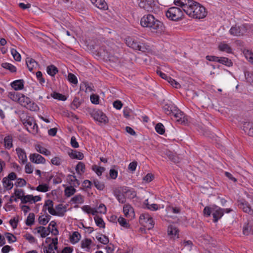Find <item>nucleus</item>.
<instances>
[{
    "label": "nucleus",
    "instance_id": "obj_4",
    "mask_svg": "<svg viewBox=\"0 0 253 253\" xmlns=\"http://www.w3.org/2000/svg\"><path fill=\"white\" fill-rule=\"evenodd\" d=\"M166 15L169 19L173 21H177L182 18L183 13L180 8L171 7L166 12Z\"/></svg>",
    "mask_w": 253,
    "mask_h": 253
},
{
    "label": "nucleus",
    "instance_id": "obj_54",
    "mask_svg": "<svg viewBox=\"0 0 253 253\" xmlns=\"http://www.w3.org/2000/svg\"><path fill=\"white\" fill-rule=\"evenodd\" d=\"M62 160L59 157H53L51 160V163L52 164L55 166H59L62 164Z\"/></svg>",
    "mask_w": 253,
    "mask_h": 253
},
{
    "label": "nucleus",
    "instance_id": "obj_55",
    "mask_svg": "<svg viewBox=\"0 0 253 253\" xmlns=\"http://www.w3.org/2000/svg\"><path fill=\"white\" fill-rule=\"evenodd\" d=\"M68 79L72 84H76L78 83L77 78L73 74L69 73L68 76Z\"/></svg>",
    "mask_w": 253,
    "mask_h": 253
},
{
    "label": "nucleus",
    "instance_id": "obj_6",
    "mask_svg": "<svg viewBox=\"0 0 253 253\" xmlns=\"http://www.w3.org/2000/svg\"><path fill=\"white\" fill-rule=\"evenodd\" d=\"M21 121L28 131H35L37 130L38 126L32 118L26 116L25 118L21 119Z\"/></svg>",
    "mask_w": 253,
    "mask_h": 253
},
{
    "label": "nucleus",
    "instance_id": "obj_41",
    "mask_svg": "<svg viewBox=\"0 0 253 253\" xmlns=\"http://www.w3.org/2000/svg\"><path fill=\"white\" fill-rule=\"evenodd\" d=\"M94 219L97 226L100 228L105 227V223L102 218L95 214Z\"/></svg>",
    "mask_w": 253,
    "mask_h": 253
},
{
    "label": "nucleus",
    "instance_id": "obj_62",
    "mask_svg": "<svg viewBox=\"0 0 253 253\" xmlns=\"http://www.w3.org/2000/svg\"><path fill=\"white\" fill-rule=\"evenodd\" d=\"M99 97L96 94H93L90 96V101L94 104H98L99 103Z\"/></svg>",
    "mask_w": 253,
    "mask_h": 253
},
{
    "label": "nucleus",
    "instance_id": "obj_2",
    "mask_svg": "<svg viewBox=\"0 0 253 253\" xmlns=\"http://www.w3.org/2000/svg\"><path fill=\"white\" fill-rule=\"evenodd\" d=\"M140 25L148 28L152 33H160L163 30V23L150 14L144 15L140 19Z\"/></svg>",
    "mask_w": 253,
    "mask_h": 253
},
{
    "label": "nucleus",
    "instance_id": "obj_51",
    "mask_svg": "<svg viewBox=\"0 0 253 253\" xmlns=\"http://www.w3.org/2000/svg\"><path fill=\"white\" fill-rule=\"evenodd\" d=\"M11 53L13 56L14 59L17 61H20L21 60V55L17 51V50L14 48L11 49Z\"/></svg>",
    "mask_w": 253,
    "mask_h": 253
},
{
    "label": "nucleus",
    "instance_id": "obj_39",
    "mask_svg": "<svg viewBox=\"0 0 253 253\" xmlns=\"http://www.w3.org/2000/svg\"><path fill=\"white\" fill-rule=\"evenodd\" d=\"M46 70L48 74L51 76H54L58 71L57 68L53 65L48 66Z\"/></svg>",
    "mask_w": 253,
    "mask_h": 253
},
{
    "label": "nucleus",
    "instance_id": "obj_53",
    "mask_svg": "<svg viewBox=\"0 0 253 253\" xmlns=\"http://www.w3.org/2000/svg\"><path fill=\"white\" fill-rule=\"evenodd\" d=\"M96 239L99 242L104 245L107 244L109 241L108 238L105 235H101L99 237L97 236Z\"/></svg>",
    "mask_w": 253,
    "mask_h": 253
},
{
    "label": "nucleus",
    "instance_id": "obj_21",
    "mask_svg": "<svg viewBox=\"0 0 253 253\" xmlns=\"http://www.w3.org/2000/svg\"><path fill=\"white\" fill-rule=\"evenodd\" d=\"M11 85L15 90H21L24 87V81L23 80H16L13 82Z\"/></svg>",
    "mask_w": 253,
    "mask_h": 253
},
{
    "label": "nucleus",
    "instance_id": "obj_52",
    "mask_svg": "<svg viewBox=\"0 0 253 253\" xmlns=\"http://www.w3.org/2000/svg\"><path fill=\"white\" fill-rule=\"evenodd\" d=\"M145 204L146 205L148 209L152 211L157 210L159 207V206L155 204H149L148 203V200L147 199L145 201Z\"/></svg>",
    "mask_w": 253,
    "mask_h": 253
},
{
    "label": "nucleus",
    "instance_id": "obj_16",
    "mask_svg": "<svg viewBox=\"0 0 253 253\" xmlns=\"http://www.w3.org/2000/svg\"><path fill=\"white\" fill-rule=\"evenodd\" d=\"M179 230L173 225H169L168 228V233L171 238L175 239L179 238Z\"/></svg>",
    "mask_w": 253,
    "mask_h": 253
},
{
    "label": "nucleus",
    "instance_id": "obj_28",
    "mask_svg": "<svg viewBox=\"0 0 253 253\" xmlns=\"http://www.w3.org/2000/svg\"><path fill=\"white\" fill-rule=\"evenodd\" d=\"M81 237V234L78 232H74L70 236V241L71 243L74 244L78 243Z\"/></svg>",
    "mask_w": 253,
    "mask_h": 253
},
{
    "label": "nucleus",
    "instance_id": "obj_43",
    "mask_svg": "<svg viewBox=\"0 0 253 253\" xmlns=\"http://www.w3.org/2000/svg\"><path fill=\"white\" fill-rule=\"evenodd\" d=\"M26 108L32 111H37L39 108L38 105L34 102H32L31 99L29 100V102L26 106Z\"/></svg>",
    "mask_w": 253,
    "mask_h": 253
},
{
    "label": "nucleus",
    "instance_id": "obj_49",
    "mask_svg": "<svg viewBox=\"0 0 253 253\" xmlns=\"http://www.w3.org/2000/svg\"><path fill=\"white\" fill-rule=\"evenodd\" d=\"M92 169L98 175L100 176L102 173L105 170V168L103 167H98L96 165L92 167Z\"/></svg>",
    "mask_w": 253,
    "mask_h": 253
},
{
    "label": "nucleus",
    "instance_id": "obj_20",
    "mask_svg": "<svg viewBox=\"0 0 253 253\" xmlns=\"http://www.w3.org/2000/svg\"><path fill=\"white\" fill-rule=\"evenodd\" d=\"M243 130L249 135L253 136V124L250 122H245L243 125Z\"/></svg>",
    "mask_w": 253,
    "mask_h": 253
},
{
    "label": "nucleus",
    "instance_id": "obj_15",
    "mask_svg": "<svg viewBox=\"0 0 253 253\" xmlns=\"http://www.w3.org/2000/svg\"><path fill=\"white\" fill-rule=\"evenodd\" d=\"M172 116H173L176 119V121L181 123L185 122V116L184 113L177 109L175 107H173V112Z\"/></svg>",
    "mask_w": 253,
    "mask_h": 253
},
{
    "label": "nucleus",
    "instance_id": "obj_56",
    "mask_svg": "<svg viewBox=\"0 0 253 253\" xmlns=\"http://www.w3.org/2000/svg\"><path fill=\"white\" fill-rule=\"evenodd\" d=\"M93 183L95 187L99 190H102L104 188V184L103 182H100L97 180H94Z\"/></svg>",
    "mask_w": 253,
    "mask_h": 253
},
{
    "label": "nucleus",
    "instance_id": "obj_30",
    "mask_svg": "<svg viewBox=\"0 0 253 253\" xmlns=\"http://www.w3.org/2000/svg\"><path fill=\"white\" fill-rule=\"evenodd\" d=\"M51 216L48 214L42 215L39 217V222L40 224L45 225L50 220Z\"/></svg>",
    "mask_w": 253,
    "mask_h": 253
},
{
    "label": "nucleus",
    "instance_id": "obj_63",
    "mask_svg": "<svg viewBox=\"0 0 253 253\" xmlns=\"http://www.w3.org/2000/svg\"><path fill=\"white\" fill-rule=\"evenodd\" d=\"M154 177V175L152 173H148L143 177V180L145 182L148 183L152 181Z\"/></svg>",
    "mask_w": 253,
    "mask_h": 253
},
{
    "label": "nucleus",
    "instance_id": "obj_57",
    "mask_svg": "<svg viewBox=\"0 0 253 253\" xmlns=\"http://www.w3.org/2000/svg\"><path fill=\"white\" fill-rule=\"evenodd\" d=\"M43 252L44 253H55L53 245L52 244H50L48 247L44 248Z\"/></svg>",
    "mask_w": 253,
    "mask_h": 253
},
{
    "label": "nucleus",
    "instance_id": "obj_45",
    "mask_svg": "<svg viewBox=\"0 0 253 253\" xmlns=\"http://www.w3.org/2000/svg\"><path fill=\"white\" fill-rule=\"evenodd\" d=\"M2 67L5 69L9 70L10 72H16V68L13 65L8 63H4L2 64Z\"/></svg>",
    "mask_w": 253,
    "mask_h": 253
},
{
    "label": "nucleus",
    "instance_id": "obj_47",
    "mask_svg": "<svg viewBox=\"0 0 253 253\" xmlns=\"http://www.w3.org/2000/svg\"><path fill=\"white\" fill-rule=\"evenodd\" d=\"M24 192L23 190L20 189H15L14 194L17 199H19L22 201V198L24 197Z\"/></svg>",
    "mask_w": 253,
    "mask_h": 253
},
{
    "label": "nucleus",
    "instance_id": "obj_27",
    "mask_svg": "<svg viewBox=\"0 0 253 253\" xmlns=\"http://www.w3.org/2000/svg\"><path fill=\"white\" fill-rule=\"evenodd\" d=\"M67 180L71 186L73 185V186L77 187L80 184L79 181L75 175H68Z\"/></svg>",
    "mask_w": 253,
    "mask_h": 253
},
{
    "label": "nucleus",
    "instance_id": "obj_22",
    "mask_svg": "<svg viewBox=\"0 0 253 253\" xmlns=\"http://www.w3.org/2000/svg\"><path fill=\"white\" fill-rule=\"evenodd\" d=\"M43 207L47 210L49 213L51 215L55 214L54 209L53 208V202L52 201L50 200H46L44 204Z\"/></svg>",
    "mask_w": 253,
    "mask_h": 253
},
{
    "label": "nucleus",
    "instance_id": "obj_48",
    "mask_svg": "<svg viewBox=\"0 0 253 253\" xmlns=\"http://www.w3.org/2000/svg\"><path fill=\"white\" fill-rule=\"evenodd\" d=\"M36 190L38 191L42 192H46L49 190V187L47 184H40L37 188Z\"/></svg>",
    "mask_w": 253,
    "mask_h": 253
},
{
    "label": "nucleus",
    "instance_id": "obj_23",
    "mask_svg": "<svg viewBox=\"0 0 253 253\" xmlns=\"http://www.w3.org/2000/svg\"><path fill=\"white\" fill-rule=\"evenodd\" d=\"M26 62L27 67L30 71H32L33 69L38 65V63L34 59L30 57H27L26 58Z\"/></svg>",
    "mask_w": 253,
    "mask_h": 253
},
{
    "label": "nucleus",
    "instance_id": "obj_44",
    "mask_svg": "<svg viewBox=\"0 0 253 253\" xmlns=\"http://www.w3.org/2000/svg\"><path fill=\"white\" fill-rule=\"evenodd\" d=\"M92 243V241L89 239H85L82 241L81 247L82 248H86L88 250L90 249V246Z\"/></svg>",
    "mask_w": 253,
    "mask_h": 253
},
{
    "label": "nucleus",
    "instance_id": "obj_46",
    "mask_svg": "<svg viewBox=\"0 0 253 253\" xmlns=\"http://www.w3.org/2000/svg\"><path fill=\"white\" fill-rule=\"evenodd\" d=\"M51 96L54 99H58L59 100L65 101L66 99V97L64 95L55 92L52 93Z\"/></svg>",
    "mask_w": 253,
    "mask_h": 253
},
{
    "label": "nucleus",
    "instance_id": "obj_10",
    "mask_svg": "<svg viewBox=\"0 0 253 253\" xmlns=\"http://www.w3.org/2000/svg\"><path fill=\"white\" fill-rule=\"evenodd\" d=\"M140 219L143 220V222L147 224L148 229H150L154 226V223L152 218L147 213H144L140 215Z\"/></svg>",
    "mask_w": 253,
    "mask_h": 253
},
{
    "label": "nucleus",
    "instance_id": "obj_19",
    "mask_svg": "<svg viewBox=\"0 0 253 253\" xmlns=\"http://www.w3.org/2000/svg\"><path fill=\"white\" fill-rule=\"evenodd\" d=\"M36 150L42 155L45 156H49L51 155V152L46 148L43 147L40 144H37L35 145Z\"/></svg>",
    "mask_w": 253,
    "mask_h": 253
},
{
    "label": "nucleus",
    "instance_id": "obj_61",
    "mask_svg": "<svg viewBox=\"0 0 253 253\" xmlns=\"http://www.w3.org/2000/svg\"><path fill=\"white\" fill-rule=\"evenodd\" d=\"M24 237L30 243H34L36 241V239L35 238H34V237L29 234V233H27L25 235H24Z\"/></svg>",
    "mask_w": 253,
    "mask_h": 253
},
{
    "label": "nucleus",
    "instance_id": "obj_8",
    "mask_svg": "<svg viewBox=\"0 0 253 253\" xmlns=\"http://www.w3.org/2000/svg\"><path fill=\"white\" fill-rule=\"evenodd\" d=\"M246 31V29L244 25H242L240 26H233L230 30L231 35L235 36H240L243 35Z\"/></svg>",
    "mask_w": 253,
    "mask_h": 253
},
{
    "label": "nucleus",
    "instance_id": "obj_33",
    "mask_svg": "<svg viewBox=\"0 0 253 253\" xmlns=\"http://www.w3.org/2000/svg\"><path fill=\"white\" fill-rule=\"evenodd\" d=\"M74 187L75 186H73V185H70V186H68L65 189V195L67 197H69L75 193V192H76V190L75 189Z\"/></svg>",
    "mask_w": 253,
    "mask_h": 253
},
{
    "label": "nucleus",
    "instance_id": "obj_12",
    "mask_svg": "<svg viewBox=\"0 0 253 253\" xmlns=\"http://www.w3.org/2000/svg\"><path fill=\"white\" fill-rule=\"evenodd\" d=\"M41 198L39 196H33L32 195H28L24 196L22 199L21 203L23 204L27 203H35L41 201Z\"/></svg>",
    "mask_w": 253,
    "mask_h": 253
},
{
    "label": "nucleus",
    "instance_id": "obj_26",
    "mask_svg": "<svg viewBox=\"0 0 253 253\" xmlns=\"http://www.w3.org/2000/svg\"><path fill=\"white\" fill-rule=\"evenodd\" d=\"M218 48L220 51H224L227 53H231L232 51L230 46L224 42H220L218 44Z\"/></svg>",
    "mask_w": 253,
    "mask_h": 253
},
{
    "label": "nucleus",
    "instance_id": "obj_18",
    "mask_svg": "<svg viewBox=\"0 0 253 253\" xmlns=\"http://www.w3.org/2000/svg\"><path fill=\"white\" fill-rule=\"evenodd\" d=\"M66 211V207L64 206L62 204H59L55 207L54 209L55 214H52V215L62 216L64 215Z\"/></svg>",
    "mask_w": 253,
    "mask_h": 253
},
{
    "label": "nucleus",
    "instance_id": "obj_60",
    "mask_svg": "<svg viewBox=\"0 0 253 253\" xmlns=\"http://www.w3.org/2000/svg\"><path fill=\"white\" fill-rule=\"evenodd\" d=\"M204 214L207 216H210L212 213V207H206L204 209Z\"/></svg>",
    "mask_w": 253,
    "mask_h": 253
},
{
    "label": "nucleus",
    "instance_id": "obj_29",
    "mask_svg": "<svg viewBox=\"0 0 253 253\" xmlns=\"http://www.w3.org/2000/svg\"><path fill=\"white\" fill-rule=\"evenodd\" d=\"M69 156L72 159H76L78 160H82L84 157L82 153L76 150H72V152L69 153Z\"/></svg>",
    "mask_w": 253,
    "mask_h": 253
},
{
    "label": "nucleus",
    "instance_id": "obj_42",
    "mask_svg": "<svg viewBox=\"0 0 253 253\" xmlns=\"http://www.w3.org/2000/svg\"><path fill=\"white\" fill-rule=\"evenodd\" d=\"M35 221V214L33 213H30L27 218L26 224L27 225L30 226L34 224Z\"/></svg>",
    "mask_w": 253,
    "mask_h": 253
},
{
    "label": "nucleus",
    "instance_id": "obj_32",
    "mask_svg": "<svg viewBox=\"0 0 253 253\" xmlns=\"http://www.w3.org/2000/svg\"><path fill=\"white\" fill-rule=\"evenodd\" d=\"M218 62L229 67L233 64L231 60L225 57H218Z\"/></svg>",
    "mask_w": 253,
    "mask_h": 253
},
{
    "label": "nucleus",
    "instance_id": "obj_58",
    "mask_svg": "<svg viewBox=\"0 0 253 253\" xmlns=\"http://www.w3.org/2000/svg\"><path fill=\"white\" fill-rule=\"evenodd\" d=\"M172 107L165 105L163 107V110L167 115L172 116L173 112V110H172Z\"/></svg>",
    "mask_w": 253,
    "mask_h": 253
},
{
    "label": "nucleus",
    "instance_id": "obj_40",
    "mask_svg": "<svg viewBox=\"0 0 253 253\" xmlns=\"http://www.w3.org/2000/svg\"><path fill=\"white\" fill-rule=\"evenodd\" d=\"M71 201L75 204H83L84 202V197L81 194L77 195L72 198Z\"/></svg>",
    "mask_w": 253,
    "mask_h": 253
},
{
    "label": "nucleus",
    "instance_id": "obj_34",
    "mask_svg": "<svg viewBox=\"0 0 253 253\" xmlns=\"http://www.w3.org/2000/svg\"><path fill=\"white\" fill-rule=\"evenodd\" d=\"M97 8L100 9H107V4L104 0H97L96 2L94 4Z\"/></svg>",
    "mask_w": 253,
    "mask_h": 253
},
{
    "label": "nucleus",
    "instance_id": "obj_5",
    "mask_svg": "<svg viewBox=\"0 0 253 253\" xmlns=\"http://www.w3.org/2000/svg\"><path fill=\"white\" fill-rule=\"evenodd\" d=\"M232 210L230 209H222L216 206H212V215L213 217V221L216 222L220 219L224 214L225 212L229 213Z\"/></svg>",
    "mask_w": 253,
    "mask_h": 253
},
{
    "label": "nucleus",
    "instance_id": "obj_25",
    "mask_svg": "<svg viewBox=\"0 0 253 253\" xmlns=\"http://www.w3.org/2000/svg\"><path fill=\"white\" fill-rule=\"evenodd\" d=\"M30 99L22 94H19L18 102L23 106L26 107L28 104Z\"/></svg>",
    "mask_w": 253,
    "mask_h": 253
},
{
    "label": "nucleus",
    "instance_id": "obj_7",
    "mask_svg": "<svg viewBox=\"0 0 253 253\" xmlns=\"http://www.w3.org/2000/svg\"><path fill=\"white\" fill-rule=\"evenodd\" d=\"M90 115L96 121L104 124L108 122L107 117L101 110L97 109L93 110L91 112Z\"/></svg>",
    "mask_w": 253,
    "mask_h": 253
},
{
    "label": "nucleus",
    "instance_id": "obj_1",
    "mask_svg": "<svg viewBox=\"0 0 253 253\" xmlns=\"http://www.w3.org/2000/svg\"><path fill=\"white\" fill-rule=\"evenodd\" d=\"M174 3L181 7L187 15L193 18L202 19L207 14L206 8L193 0H174Z\"/></svg>",
    "mask_w": 253,
    "mask_h": 253
},
{
    "label": "nucleus",
    "instance_id": "obj_38",
    "mask_svg": "<svg viewBox=\"0 0 253 253\" xmlns=\"http://www.w3.org/2000/svg\"><path fill=\"white\" fill-rule=\"evenodd\" d=\"M119 224L125 228H129L130 225L129 223L123 217H119L118 219Z\"/></svg>",
    "mask_w": 253,
    "mask_h": 253
},
{
    "label": "nucleus",
    "instance_id": "obj_59",
    "mask_svg": "<svg viewBox=\"0 0 253 253\" xmlns=\"http://www.w3.org/2000/svg\"><path fill=\"white\" fill-rule=\"evenodd\" d=\"M96 210H97V213L104 214L106 212V208L103 204H100L97 209Z\"/></svg>",
    "mask_w": 253,
    "mask_h": 253
},
{
    "label": "nucleus",
    "instance_id": "obj_24",
    "mask_svg": "<svg viewBox=\"0 0 253 253\" xmlns=\"http://www.w3.org/2000/svg\"><path fill=\"white\" fill-rule=\"evenodd\" d=\"M239 206L240 208L242 209L244 212L250 214H253V210L247 202H242L240 204Z\"/></svg>",
    "mask_w": 253,
    "mask_h": 253
},
{
    "label": "nucleus",
    "instance_id": "obj_9",
    "mask_svg": "<svg viewBox=\"0 0 253 253\" xmlns=\"http://www.w3.org/2000/svg\"><path fill=\"white\" fill-rule=\"evenodd\" d=\"M29 159L32 163L36 164H44L46 161L44 157L38 153L31 154Z\"/></svg>",
    "mask_w": 253,
    "mask_h": 253
},
{
    "label": "nucleus",
    "instance_id": "obj_37",
    "mask_svg": "<svg viewBox=\"0 0 253 253\" xmlns=\"http://www.w3.org/2000/svg\"><path fill=\"white\" fill-rule=\"evenodd\" d=\"M82 209L84 212L87 213H91L92 215H95L97 213V210L95 209L91 208L89 206L85 205L82 207Z\"/></svg>",
    "mask_w": 253,
    "mask_h": 253
},
{
    "label": "nucleus",
    "instance_id": "obj_3",
    "mask_svg": "<svg viewBox=\"0 0 253 253\" xmlns=\"http://www.w3.org/2000/svg\"><path fill=\"white\" fill-rule=\"evenodd\" d=\"M126 44L128 46L142 52H146V50L149 49L148 46L143 43H138L136 39L130 37L126 39Z\"/></svg>",
    "mask_w": 253,
    "mask_h": 253
},
{
    "label": "nucleus",
    "instance_id": "obj_17",
    "mask_svg": "<svg viewBox=\"0 0 253 253\" xmlns=\"http://www.w3.org/2000/svg\"><path fill=\"white\" fill-rule=\"evenodd\" d=\"M16 151L20 163L23 164L26 163L27 161V158L25 151L20 148H17L16 149Z\"/></svg>",
    "mask_w": 253,
    "mask_h": 253
},
{
    "label": "nucleus",
    "instance_id": "obj_11",
    "mask_svg": "<svg viewBox=\"0 0 253 253\" xmlns=\"http://www.w3.org/2000/svg\"><path fill=\"white\" fill-rule=\"evenodd\" d=\"M153 0H139L138 5L141 8L150 11L152 9Z\"/></svg>",
    "mask_w": 253,
    "mask_h": 253
},
{
    "label": "nucleus",
    "instance_id": "obj_31",
    "mask_svg": "<svg viewBox=\"0 0 253 253\" xmlns=\"http://www.w3.org/2000/svg\"><path fill=\"white\" fill-rule=\"evenodd\" d=\"M2 183L3 187L6 190H10L12 188L13 186V183L12 181L9 180L7 177H4L2 179Z\"/></svg>",
    "mask_w": 253,
    "mask_h": 253
},
{
    "label": "nucleus",
    "instance_id": "obj_50",
    "mask_svg": "<svg viewBox=\"0 0 253 253\" xmlns=\"http://www.w3.org/2000/svg\"><path fill=\"white\" fill-rule=\"evenodd\" d=\"M155 129L160 134H163L165 131L164 126L161 123H159L156 126Z\"/></svg>",
    "mask_w": 253,
    "mask_h": 253
},
{
    "label": "nucleus",
    "instance_id": "obj_13",
    "mask_svg": "<svg viewBox=\"0 0 253 253\" xmlns=\"http://www.w3.org/2000/svg\"><path fill=\"white\" fill-rule=\"evenodd\" d=\"M123 212L126 217L132 218L134 216V212L132 207L129 204H126L123 207Z\"/></svg>",
    "mask_w": 253,
    "mask_h": 253
},
{
    "label": "nucleus",
    "instance_id": "obj_64",
    "mask_svg": "<svg viewBox=\"0 0 253 253\" xmlns=\"http://www.w3.org/2000/svg\"><path fill=\"white\" fill-rule=\"evenodd\" d=\"M6 238L9 243H14L16 241V237L12 234L9 233L6 234Z\"/></svg>",
    "mask_w": 253,
    "mask_h": 253
},
{
    "label": "nucleus",
    "instance_id": "obj_36",
    "mask_svg": "<svg viewBox=\"0 0 253 253\" xmlns=\"http://www.w3.org/2000/svg\"><path fill=\"white\" fill-rule=\"evenodd\" d=\"M76 170L77 172L81 175L82 173L84 172L85 171V165L84 164L81 162L78 163L76 167Z\"/></svg>",
    "mask_w": 253,
    "mask_h": 253
},
{
    "label": "nucleus",
    "instance_id": "obj_14",
    "mask_svg": "<svg viewBox=\"0 0 253 253\" xmlns=\"http://www.w3.org/2000/svg\"><path fill=\"white\" fill-rule=\"evenodd\" d=\"M34 234H40L42 238H45L49 235L50 230L46 229L43 226H39L35 228L33 230Z\"/></svg>",
    "mask_w": 253,
    "mask_h": 253
},
{
    "label": "nucleus",
    "instance_id": "obj_35",
    "mask_svg": "<svg viewBox=\"0 0 253 253\" xmlns=\"http://www.w3.org/2000/svg\"><path fill=\"white\" fill-rule=\"evenodd\" d=\"M4 143L6 148L10 149L13 146L12 137L10 135L5 136L4 139Z\"/></svg>",
    "mask_w": 253,
    "mask_h": 253
}]
</instances>
